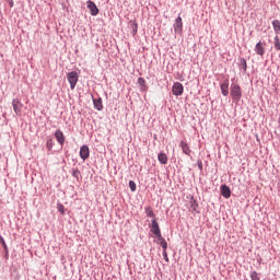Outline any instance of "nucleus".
I'll return each mask as SVG.
<instances>
[{"label": "nucleus", "instance_id": "obj_1", "mask_svg": "<svg viewBox=\"0 0 280 280\" xmlns=\"http://www.w3.org/2000/svg\"><path fill=\"white\" fill-rule=\"evenodd\" d=\"M230 95L232 97V102L237 104L240 100H242V86L237 83H232L230 86Z\"/></svg>", "mask_w": 280, "mask_h": 280}, {"label": "nucleus", "instance_id": "obj_2", "mask_svg": "<svg viewBox=\"0 0 280 280\" xmlns=\"http://www.w3.org/2000/svg\"><path fill=\"white\" fill-rule=\"evenodd\" d=\"M78 73L75 71L68 72L67 80L70 84L71 91L75 89V84H78Z\"/></svg>", "mask_w": 280, "mask_h": 280}, {"label": "nucleus", "instance_id": "obj_3", "mask_svg": "<svg viewBox=\"0 0 280 280\" xmlns=\"http://www.w3.org/2000/svg\"><path fill=\"white\" fill-rule=\"evenodd\" d=\"M12 106H13V110H14L15 115L21 117V115H23V103H21V101L19 98H13Z\"/></svg>", "mask_w": 280, "mask_h": 280}, {"label": "nucleus", "instance_id": "obj_4", "mask_svg": "<svg viewBox=\"0 0 280 280\" xmlns=\"http://www.w3.org/2000/svg\"><path fill=\"white\" fill-rule=\"evenodd\" d=\"M185 91V88L183 86V83L175 82L172 88V93L175 95V97H180Z\"/></svg>", "mask_w": 280, "mask_h": 280}, {"label": "nucleus", "instance_id": "obj_5", "mask_svg": "<svg viewBox=\"0 0 280 280\" xmlns=\"http://www.w3.org/2000/svg\"><path fill=\"white\" fill-rule=\"evenodd\" d=\"M86 5L92 16H97L100 14V9L97 8V4H95V2H93L92 0H89L86 2Z\"/></svg>", "mask_w": 280, "mask_h": 280}, {"label": "nucleus", "instance_id": "obj_6", "mask_svg": "<svg viewBox=\"0 0 280 280\" xmlns=\"http://www.w3.org/2000/svg\"><path fill=\"white\" fill-rule=\"evenodd\" d=\"M80 158L82 159V161H86V159H89L91 156V150L89 149V145L83 144L80 148Z\"/></svg>", "mask_w": 280, "mask_h": 280}, {"label": "nucleus", "instance_id": "obj_7", "mask_svg": "<svg viewBox=\"0 0 280 280\" xmlns=\"http://www.w3.org/2000/svg\"><path fill=\"white\" fill-rule=\"evenodd\" d=\"M55 138L57 140V143H59V145H61V148H62L65 145V141L67 140L62 130L57 129L55 131Z\"/></svg>", "mask_w": 280, "mask_h": 280}, {"label": "nucleus", "instance_id": "obj_8", "mask_svg": "<svg viewBox=\"0 0 280 280\" xmlns=\"http://www.w3.org/2000/svg\"><path fill=\"white\" fill-rule=\"evenodd\" d=\"M173 27L176 34H180V32H183V18L177 16L175 19V23L173 24Z\"/></svg>", "mask_w": 280, "mask_h": 280}, {"label": "nucleus", "instance_id": "obj_9", "mask_svg": "<svg viewBox=\"0 0 280 280\" xmlns=\"http://www.w3.org/2000/svg\"><path fill=\"white\" fill-rule=\"evenodd\" d=\"M229 78H226L224 82L220 84L221 94L223 95V97H229Z\"/></svg>", "mask_w": 280, "mask_h": 280}, {"label": "nucleus", "instance_id": "obj_10", "mask_svg": "<svg viewBox=\"0 0 280 280\" xmlns=\"http://www.w3.org/2000/svg\"><path fill=\"white\" fill-rule=\"evenodd\" d=\"M92 102L94 104L95 110H104V104L102 103V97H96L92 95Z\"/></svg>", "mask_w": 280, "mask_h": 280}, {"label": "nucleus", "instance_id": "obj_11", "mask_svg": "<svg viewBox=\"0 0 280 280\" xmlns=\"http://www.w3.org/2000/svg\"><path fill=\"white\" fill-rule=\"evenodd\" d=\"M220 191L223 198H226V199L231 198V187H229L226 184L221 185Z\"/></svg>", "mask_w": 280, "mask_h": 280}, {"label": "nucleus", "instance_id": "obj_12", "mask_svg": "<svg viewBox=\"0 0 280 280\" xmlns=\"http://www.w3.org/2000/svg\"><path fill=\"white\" fill-rule=\"evenodd\" d=\"M151 232L153 235H159L161 233V228L159 226L156 219H152L151 221Z\"/></svg>", "mask_w": 280, "mask_h": 280}, {"label": "nucleus", "instance_id": "obj_13", "mask_svg": "<svg viewBox=\"0 0 280 280\" xmlns=\"http://www.w3.org/2000/svg\"><path fill=\"white\" fill-rule=\"evenodd\" d=\"M257 56H264L266 54V48H264V45H261V42H258L254 48Z\"/></svg>", "mask_w": 280, "mask_h": 280}, {"label": "nucleus", "instance_id": "obj_14", "mask_svg": "<svg viewBox=\"0 0 280 280\" xmlns=\"http://www.w3.org/2000/svg\"><path fill=\"white\" fill-rule=\"evenodd\" d=\"M180 148L184 152V154H186L187 156H189V154H191V149H189V144L185 141H180Z\"/></svg>", "mask_w": 280, "mask_h": 280}, {"label": "nucleus", "instance_id": "obj_15", "mask_svg": "<svg viewBox=\"0 0 280 280\" xmlns=\"http://www.w3.org/2000/svg\"><path fill=\"white\" fill-rule=\"evenodd\" d=\"M238 67L243 71V73H246V71L248 69V63H246V59L240 58L238 59Z\"/></svg>", "mask_w": 280, "mask_h": 280}, {"label": "nucleus", "instance_id": "obj_16", "mask_svg": "<svg viewBox=\"0 0 280 280\" xmlns=\"http://www.w3.org/2000/svg\"><path fill=\"white\" fill-rule=\"evenodd\" d=\"M158 161H159V163H161V165H167V154L159 153Z\"/></svg>", "mask_w": 280, "mask_h": 280}, {"label": "nucleus", "instance_id": "obj_17", "mask_svg": "<svg viewBox=\"0 0 280 280\" xmlns=\"http://www.w3.org/2000/svg\"><path fill=\"white\" fill-rule=\"evenodd\" d=\"M144 212H145L147 218H153V220L154 219L156 220V214H154V210H152V208L145 207Z\"/></svg>", "mask_w": 280, "mask_h": 280}, {"label": "nucleus", "instance_id": "obj_18", "mask_svg": "<svg viewBox=\"0 0 280 280\" xmlns=\"http://www.w3.org/2000/svg\"><path fill=\"white\" fill-rule=\"evenodd\" d=\"M272 27H273V31H275L276 35L279 36V34H280V21L279 20H273L272 21Z\"/></svg>", "mask_w": 280, "mask_h": 280}, {"label": "nucleus", "instance_id": "obj_19", "mask_svg": "<svg viewBox=\"0 0 280 280\" xmlns=\"http://www.w3.org/2000/svg\"><path fill=\"white\" fill-rule=\"evenodd\" d=\"M46 148L48 152H51L54 150V138L49 137L46 141Z\"/></svg>", "mask_w": 280, "mask_h": 280}, {"label": "nucleus", "instance_id": "obj_20", "mask_svg": "<svg viewBox=\"0 0 280 280\" xmlns=\"http://www.w3.org/2000/svg\"><path fill=\"white\" fill-rule=\"evenodd\" d=\"M130 27H131V34L132 36H137L138 27L139 25L137 22H130Z\"/></svg>", "mask_w": 280, "mask_h": 280}, {"label": "nucleus", "instance_id": "obj_21", "mask_svg": "<svg viewBox=\"0 0 280 280\" xmlns=\"http://www.w3.org/2000/svg\"><path fill=\"white\" fill-rule=\"evenodd\" d=\"M273 47L276 49V51H280V39H279V35H276L273 38Z\"/></svg>", "mask_w": 280, "mask_h": 280}, {"label": "nucleus", "instance_id": "obj_22", "mask_svg": "<svg viewBox=\"0 0 280 280\" xmlns=\"http://www.w3.org/2000/svg\"><path fill=\"white\" fill-rule=\"evenodd\" d=\"M198 209V201H196V199L191 198L190 200V211H197Z\"/></svg>", "mask_w": 280, "mask_h": 280}, {"label": "nucleus", "instance_id": "obj_23", "mask_svg": "<svg viewBox=\"0 0 280 280\" xmlns=\"http://www.w3.org/2000/svg\"><path fill=\"white\" fill-rule=\"evenodd\" d=\"M72 176L75 178L77 182H80V170L72 168Z\"/></svg>", "mask_w": 280, "mask_h": 280}, {"label": "nucleus", "instance_id": "obj_24", "mask_svg": "<svg viewBox=\"0 0 280 280\" xmlns=\"http://www.w3.org/2000/svg\"><path fill=\"white\" fill-rule=\"evenodd\" d=\"M158 244L163 248V252H167V241L162 240V242H158Z\"/></svg>", "mask_w": 280, "mask_h": 280}, {"label": "nucleus", "instance_id": "obj_25", "mask_svg": "<svg viewBox=\"0 0 280 280\" xmlns=\"http://www.w3.org/2000/svg\"><path fill=\"white\" fill-rule=\"evenodd\" d=\"M129 188L131 191H137V183H135V180H129Z\"/></svg>", "mask_w": 280, "mask_h": 280}, {"label": "nucleus", "instance_id": "obj_26", "mask_svg": "<svg viewBox=\"0 0 280 280\" xmlns=\"http://www.w3.org/2000/svg\"><path fill=\"white\" fill-rule=\"evenodd\" d=\"M0 244L3 247V250H8V244L5 243V238H3V236L0 235Z\"/></svg>", "mask_w": 280, "mask_h": 280}, {"label": "nucleus", "instance_id": "obj_27", "mask_svg": "<svg viewBox=\"0 0 280 280\" xmlns=\"http://www.w3.org/2000/svg\"><path fill=\"white\" fill-rule=\"evenodd\" d=\"M250 279L252 280H259V275L257 273V271H252L250 272Z\"/></svg>", "mask_w": 280, "mask_h": 280}, {"label": "nucleus", "instance_id": "obj_28", "mask_svg": "<svg viewBox=\"0 0 280 280\" xmlns=\"http://www.w3.org/2000/svg\"><path fill=\"white\" fill-rule=\"evenodd\" d=\"M58 211L61 213V215H65V206L59 203L58 205Z\"/></svg>", "mask_w": 280, "mask_h": 280}, {"label": "nucleus", "instance_id": "obj_29", "mask_svg": "<svg viewBox=\"0 0 280 280\" xmlns=\"http://www.w3.org/2000/svg\"><path fill=\"white\" fill-rule=\"evenodd\" d=\"M138 84H140V86H145V79H143V78H139L138 79Z\"/></svg>", "mask_w": 280, "mask_h": 280}, {"label": "nucleus", "instance_id": "obj_30", "mask_svg": "<svg viewBox=\"0 0 280 280\" xmlns=\"http://www.w3.org/2000/svg\"><path fill=\"white\" fill-rule=\"evenodd\" d=\"M155 237H156L158 242H163V240H165V238H163V235L161 233L155 234Z\"/></svg>", "mask_w": 280, "mask_h": 280}, {"label": "nucleus", "instance_id": "obj_31", "mask_svg": "<svg viewBox=\"0 0 280 280\" xmlns=\"http://www.w3.org/2000/svg\"><path fill=\"white\" fill-rule=\"evenodd\" d=\"M162 255H163L164 260L166 262H170V257H167V252H163Z\"/></svg>", "mask_w": 280, "mask_h": 280}, {"label": "nucleus", "instance_id": "obj_32", "mask_svg": "<svg viewBox=\"0 0 280 280\" xmlns=\"http://www.w3.org/2000/svg\"><path fill=\"white\" fill-rule=\"evenodd\" d=\"M4 258L10 259V249L9 248H7V250H4Z\"/></svg>", "mask_w": 280, "mask_h": 280}, {"label": "nucleus", "instance_id": "obj_33", "mask_svg": "<svg viewBox=\"0 0 280 280\" xmlns=\"http://www.w3.org/2000/svg\"><path fill=\"white\" fill-rule=\"evenodd\" d=\"M197 167L202 172V162L200 160L197 161Z\"/></svg>", "mask_w": 280, "mask_h": 280}, {"label": "nucleus", "instance_id": "obj_34", "mask_svg": "<svg viewBox=\"0 0 280 280\" xmlns=\"http://www.w3.org/2000/svg\"><path fill=\"white\" fill-rule=\"evenodd\" d=\"M13 7H14V1L11 0L10 8H13Z\"/></svg>", "mask_w": 280, "mask_h": 280}]
</instances>
